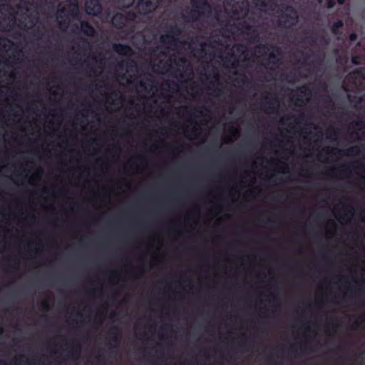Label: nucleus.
Here are the masks:
<instances>
[{"label": "nucleus", "mask_w": 365, "mask_h": 365, "mask_svg": "<svg viewBox=\"0 0 365 365\" xmlns=\"http://www.w3.org/2000/svg\"><path fill=\"white\" fill-rule=\"evenodd\" d=\"M343 26H344L343 21L341 20H338L333 23L332 26H331V31L334 34H338L339 29H341Z\"/></svg>", "instance_id": "7c9ffc66"}, {"label": "nucleus", "mask_w": 365, "mask_h": 365, "mask_svg": "<svg viewBox=\"0 0 365 365\" xmlns=\"http://www.w3.org/2000/svg\"><path fill=\"white\" fill-rule=\"evenodd\" d=\"M317 130V139L315 140L316 144H319L322 141L323 131L319 127L318 125L314 123L312 121H306L304 123V126L300 128V133L304 135V140H308L309 137L313 134V131Z\"/></svg>", "instance_id": "2eb2a0df"}, {"label": "nucleus", "mask_w": 365, "mask_h": 365, "mask_svg": "<svg viewBox=\"0 0 365 365\" xmlns=\"http://www.w3.org/2000/svg\"><path fill=\"white\" fill-rule=\"evenodd\" d=\"M304 108H295L294 110L298 111L299 113L298 115L290 114L288 115L282 116L279 120V123L282 125H292L293 123L299 125L303 123H305L307 120V115L304 111H303Z\"/></svg>", "instance_id": "4468645a"}, {"label": "nucleus", "mask_w": 365, "mask_h": 365, "mask_svg": "<svg viewBox=\"0 0 365 365\" xmlns=\"http://www.w3.org/2000/svg\"><path fill=\"white\" fill-rule=\"evenodd\" d=\"M346 0H337L339 4H343Z\"/></svg>", "instance_id": "052dcab7"}, {"label": "nucleus", "mask_w": 365, "mask_h": 365, "mask_svg": "<svg viewBox=\"0 0 365 365\" xmlns=\"http://www.w3.org/2000/svg\"><path fill=\"white\" fill-rule=\"evenodd\" d=\"M135 0H113V4L119 8H129L133 5Z\"/></svg>", "instance_id": "a878e982"}, {"label": "nucleus", "mask_w": 365, "mask_h": 365, "mask_svg": "<svg viewBox=\"0 0 365 365\" xmlns=\"http://www.w3.org/2000/svg\"><path fill=\"white\" fill-rule=\"evenodd\" d=\"M41 304H42V306H43V309H44V310H45L46 312H48V311H50V309H51V306H50V304H49V303H48V302H46V301H43V302H42V303H41Z\"/></svg>", "instance_id": "a19ab883"}, {"label": "nucleus", "mask_w": 365, "mask_h": 365, "mask_svg": "<svg viewBox=\"0 0 365 365\" xmlns=\"http://www.w3.org/2000/svg\"><path fill=\"white\" fill-rule=\"evenodd\" d=\"M84 170L86 171L88 175L90 174L91 169L89 168H85Z\"/></svg>", "instance_id": "4d7b16f0"}, {"label": "nucleus", "mask_w": 365, "mask_h": 365, "mask_svg": "<svg viewBox=\"0 0 365 365\" xmlns=\"http://www.w3.org/2000/svg\"><path fill=\"white\" fill-rule=\"evenodd\" d=\"M110 348V355L111 357L115 359L118 356V348H115V346H113L112 344H109Z\"/></svg>", "instance_id": "72a5a7b5"}, {"label": "nucleus", "mask_w": 365, "mask_h": 365, "mask_svg": "<svg viewBox=\"0 0 365 365\" xmlns=\"http://www.w3.org/2000/svg\"><path fill=\"white\" fill-rule=\"evenodd\" d=\"M175 1L176 0H141L136 6L137 12L133 11L125 13L118 12L111 18L112 24L118 29L129 26L133 33L135 30L133 29V24L141 19L140 16L145 17L156 9L168 6Z\"/></svg>", "instance_id": "423d86ee"}, {"label": "nucleus", "mask_w": 365, "mask_h": 365, "mask_svg": "<svg viewBox=\"0 0 365 365\" xmlns=\"http://www.w3.org/2000/svg\"><path fill=\"white\" fill-rule=\"evenodd\" d=\"M68 78L71 79V80H73L74 78V76L73 75H69L68 76Z\"/></svg>", "instance_id": "69168bd1"}, {"label": "nucleus", "mask_w": 365, "mask_h": 365, "mask_svg": "<svg viewBox=\"0 0 365 365\" xmlns=\"http://www.w3.org/2000/svg\"><path fill=\"white\" fill-rule=\"evenodd\" d=\"M261 110L267 114H279L280 111V100L277 94L269 97V93L262 94L260 98Z\"/></svg>", "instance_id": "9d476101"}, {"label": "nucleus", "mask_w": 365, "mask_h": 365, "mask_svg": "<svg viewBox=\"0 0 365 365\" xmlns=\"http://www.w3.org/2000/svg\"><path fill=\"white\" fill-rule=\"evenodd\" d=\"M98 360L103 364H106L108 362V360L105 358L103 354H100L98 356Z\"/></svg>", "instance_id": "a18cd8bd"}, {"label": "nucleus", "mask_w": 365, "mask_h": 365, "mask_svg": "<svg viewBox=\"0 0 365 365\" xmlns=\"http://www.w3.org/2000/svg\"><path fill=\"white\" fill-rule=\"evenodd\" d=\"M272 162L274 164V166H276L280 161H279V160H278L277 158H274V159H272Z\"/></svg>", "instance_id": "864d4df0"}, {"label": "nucleus", "mask_w": 365, "mask_h": 365, "mask_svg": "<svg viewBox=\"0 0 365 365\" xmlns=\"http://www.w3.org/2000/svg\"><path fill=\"white\" fill-rule=\"evenodd\" d=\"M235 110V107L234 106H231L230 108H229V114L230 115H232L234 113Z\"/></svg>", "instance_id": "8fccbe9b"}, {"label": "nucleus", "mask_w": 365, "mask_h": 365, "mask_svg": "<svg viewBox=\"0 0 365 365\" xmlns=\"http://www.w3.org/2000/svg\"><path fill=\"white\" fill-rule=\"evenodd\" d=\"M217 181L221 182L225 180L224 174L220 171L217 175Z\"/></svg>", "instance_id": "c03bdc74"}, {"label": "nucleus", "mask_w": 365, "mask_h": 365, "mask_svg": "<svg viewBox=\"0 0 365 365\" xmlns=\"http://www.w3.org/2000/svg\"><path fill=\"white\" fill-rule=\"evenodd\" d=\"M138 159L142 162H145L146 161V159L144 156H142V155H138Z\"/></svg>", "instance_id": "3c124183"}, {"label": "nucleus", "mask_w": 365, "mask_h": 365, "mask_svg": "<svg viewBox=\"0 0 365 365\" xmlns=\"http://www.w3.org/2000/svg\"><path fill=\"white\" fill-rule=\"evenodd\" d=\"M353 168L355 169L364 170L365 168V164L361 160H356L354 162Z\"/></svg>", "instance_id": "f704fd0d"}, {"label": "nucleus", "mask_w": 365, "mask_h": 365, "mask_svg": "<svg viewBox=\"0 0 365 365\" xmlns=\"http://www.w3.org/2000/svg\"><path fill=\"white\" fill-rule=\"evenodd\" d=\"M201 365H207V361H203L201 363Z\"/></svg>", "instance_id": "774afa93"}, {"label": "nucleus", "mask_w": 365, "mask_h": 365, "mask_svg": "<svg viewBox=\"0 0 365 365\" xmlns=\"http://www.w3.org/2000/svg\"><path fill=\"white\" fill-rule=\"evenodd\" d=\"M344 211L346 212L344 215H340V219L345 220L346 216H354L356 213V208L351 203L341 202Z\"/></svg>", "instance_id": "aec40b11"}, {"label": "nucleus", "mask_w": 365, "mask_h": 365, "mask_svg": "<svg viewBox=\"0 0 365 365\" xmlns=\"http://www.w3.org/2000/svg\"><path fill=\"white\" fill-rule=\"evenodd\" d=\"M312 91L311 87L304 84L297 86L290 100L293 106L297 108H304L311 101Z\"/></svg>", "instance_id": "1a4fd4ad"}, {"label": "nucleus", "mask_w": 365, "mask_h": 365, "mask_svg": "<svg viewBox=\"0 0 365 365\" xmlns=\"http://www.w3.org/2000/svg\"><path fill=\"white\" fill-rule=\"evenodd\" d=\"M331 173L329 175L339 179L347 178L351 173V165L348 164H342L339 168L334 166L331 169Z\"/></svg>", "instance_id": "f3484780"}, {"label": "nucleus", "mask_w": 365, "mask_h": 365, "mask_svg": "<svg viewBox=\"0 0 365 365\" xmlns=\"http://www.w3.org/2000/svg\"><path fill=\"white\" fill-rule=\"evenodd\" d=\"M159 150V147H158V146H155V147L153 148V152H155V151H157V150Z\"/></svg>", "instance_id": "e2e57ef3"}, {"label": "nucleus", "mask_w": 365, "mask_h": 365, "mask_svg": "<svg viewBox=\"0 0 365 365\" xmlns=\"http://www.w3.org/2000/svg\"><path fill=\"white\" fill-rule=\"evenodd\" d=\"M108 86H109L108 83H107V82H103V83H101V84H98V83H91V84L90 85V88H96V89H97V88H98V89H100V88H101V89H106V88H108Z\"/></svg>", "instance_id": "473e14b6"}, {"label": "nucleus", "mask_w": 365, "mask_h": 365, "mask_svg": "<svg viewBox=\"0 0 365 365\" xmlns=\"http://www.w3.org/2000/svg\"><path fill=\"white\" fill-rule=\"evenodd\" d=\"M350 124L355 129L351 137L355 135L358 140H361L365 136V120L361 119L352 120Z\"/></svg>", "instance_id": "a211bd4d"}, {"label": "nucleus", "mask_w": 365, "mask_h": 365, "mask_svg": "<svg viewBox=\"0 0 365 365\" xmlns=\"http://www.w3.org/2000/svg\"><path fill=\"white\" fill-rule=\"evenodd\" d=\"M191 6L181 11L182 23L173 22L166 25L165 33L159 38V44L147 47V40L143 36V44L138 47L145 61L153 71L167 75L173 79H165L160 84L150 73L146 72L140 78L137 61L132 58L135 51L128 45L113 43L112 48L118 55L127 57L115 59L114 66L115 80L126 81L134 86L135 91L140 88L144 92L152 93L154 103L170 101L175 94L182 96V87L194 100H200L204 86L207 97L205 104L199 109H192L187 104L175 107L177 113L196 122V118L209 112L208 104H215V100L227 101V85L221 81V70L218 63L219 47L216 5L212 7L207 0H190Z\"/></svg>", "instance_id": "f257e3e1"}, {"label": "nucleus", "mask_w": 365, "mask_h": 365, "mask_svg": "<svg viewBox=\"0 0 365 365\" xmlns=\"http://www.w3.org/2000/svg\"><path fill=\"white\" fill-rule=\"evenodd\" d=\"M141 90L143 91V88H140V93L136 91L140 96L139 101H136V100L133 98H130L128 101V106L125 108V112L126 113L128 118L132 121L141 118L145 114L150 117L152 113H156L157 112L164 113L169 106L175 103L187 102L189 101L188 96H190V94L187 93L186 94L182 91V96L180 97L178 94H175L170 101H163V99H160L158 101V104H155L152 98V93H148L145 92V95H141Z\"/></svg>", "instance_id": "39448f33"}, {"label": "nucleus", "mask_w": 365, "mask_h": 365, "mask_svg": "<svg viewBox=\"0 0 365 365\" xmlns=\"http://www.w3.org/2000/svg\"><path fill=\"white\" fill-rule=\"evenodd\" d=\"M216 4L218 63L228 83L244 91L247 101L258 96V83L277 78L294 86L314 73L310 51L293 53L292 70L279 73L284 63L279 44L289 41L291 29L299 22L297 0H211Z\"/></svg>", "instance_id": "f03ea898"}, {"label": "nucleus", "mask_w": 365, "mask_h": 365, "mask_svg": "<svg viewBox=\"0 0 365 365\" xmlns=\"http://www.w3.org/2000/svg\"><path fill=\"white\" fill-rule=\"evenodd\" d=\"M81 343H78L76 346L72 347L68 351V356L76 362L77 363L79 361L81 354Z\"/></svg>", "instance_id": "412c9836"}, {"label": "nucleus", "mask_w": 365, "mask_h": 365, "mask_svg": "<svg viewBox=\"0 0 365 365\" xmlns=\"http://www.w3.org/2000/svg\"><path fill=\"white\" fill-rule=\"evenodd\" d=\"M326 138L333 143H339V130L334 127L330 128L326 135Z\"/></svg>", "instance_id": "4be33fe9"}, {"label": "nucleus", "mask_w": 365, "mask_h": 365, "mask_svg": "<svg viewBox=\"0 0 365 365\" xmlns=\"http://www.w3.org/2000/svg\"><path fill=\"white\" fill-rule=\"evenodd\" d=\"M327 155H334L337 153L340 156L357 157L363 153L364 148L358 145L351 146L346 149H341L336 146H327L324 148Z\"/></svg>", "instance_id": "f8f14e48"}, {"label": "nucleus", "mask_w": 365, "mask_h": 365, "mask_svg": "<svg viewBox=\"0 0 365 365\" xmlns=\"http://www.w3.org/2000/svg\"><path fill=\"white\" fill-rule=\"evenodd\" d=\"M357 39V34L355 33H352L349 36V40L350 41H355Z\"/></svg>", "instance_id": "de8ad7c7"}, {"label": "nucleus", "mask_w": 365, "mask_h": 365, "mask_svg": "<svg viewBox=\"0 0 365 365\" xmlns=\"http://www.w3.org/2000/svg\"><path fill=\"white\" fill-rule=\"evenodd\" d=\"M362 61H365L364 58H361L358 56H354L351 58L352 63L354 65H360L362 63Z\"/></svg>", "instance_id": "e433bc0d"}, {"label": "nucleus", "mask_w": 365, "mask_h": 365, "mask_svg": "<svg viewBox=\"0 0 365 365\" xmlns=\"http://www.w3.org/2000/svg\"><path fill=\"white\" fill-rule=\"evenodd\" d=\"M91 294L93 296V297H96L97 295V294H99L100 297H103L104 293H103V291L102 289H101L100 290H98V289L96 288H93L91 289Z\"/></svg>", "instance_id": "4c0bfd02"}, {"label": "nucleus", "mask_w": 365, "mask_h": 365, "mask_svg": "<svg viewBox=\"0 0 365 365\" xmlns=\"http://www.w3.org/2000/svg\"><path fill=\"white\" fill-rule=\"evenodd\" d=\"M85 6L88 15L98 16L102 10L99 0H86Z\"/></svg>", "instance_id": "6ab92c4d"}, {"label": "nucleus", "mask_w": 365, "mask_h": 365, "mask_svg": "<svg viewBox=\"0 0 365 365\" xmlns=\"http://www.w3.org/2000/svg\"><path fill=\"white\" fill-rule=\"evenodd\" d=\"M327 7L329 9H332L334 7L336 4L335 0H327Z\"/></svg>", "instance_id": "37998d69"}, {"label": "nucleus", "mask_w": 365, "mask_h": 365, "mask_svg": "<svg viewBox=\"0 0 365 365\" xmlns=\"http://www.w3.org/2000/svg\"><path fill=\"white\" fill-rule=\"evenodd\" d=\"M349 284V279L347 278H345L344 277H341L338 281L336 282L337 284H342V283Z\"/></svg>", "instance_id": "79ce46f5"}, {"label": "nucleus", "mask_w": 365, "mask_h": 365, "mask_svg": "<svg viewBox=\"0 0 365 365\" xmlns=\"http://www.w3.org/2000/svg\"><path fill=\"white\" fill-rule=\"evenodd\" d=\"M9 108H10L11 112L13 113V115L15 118H19L18 122H20L21 121V113H23V107H22V106L19 104V103H16L14 105L9 104Z\"/></svg>", "instance_id": "393cba45"}, {"label": "nucleus", "mask_w": 365, "mask_h": 365, "mask_svg": "<svg viewBox=\"0 0 365 365\" xmlns=\"http://www.w3.org/2000/svg\"><path fill=\"white\" fill-rule=\"evenodd\" d=\"M173 199L179 205H182V194L180 192H176L172 195Z\"/></svg>", "instance_id": "2f4dec72"}, {"label": "nucleus", "mask_w": 365, "mask_h": 365, "mask_svg": "<svg viewBox=\"0 0 365 365\" xmlns=\"http://www.w3.org/2000/svg\"><path fill=\"white\" fill-rule=\"evenodd\" d=\"M0 365H10V364L6 359H0Z\"/></svg>", "instance_id": "09e8293b"}, {"label": "nucleus", "mask_w": 365, "mask_h": 365, "mask_svg": "<svg viewBox=\"0 0 365 365\" xmlns=\"http://www.w3.org/2000/svg\"><path fill=\"white\" fill-rule=\"evenodd\" d=\"M73 49L76 50L75 55L68 58V61L73 66L77 63L86 64L90 62L89 57L92 49V44L88 38L81 37L74 42ZM88 69V68H86Z\"/></svg>", "instance_id": "0eeeda50"}, {"label": "nucleus", "mask_w": 365, "mask_h": 365, "mask_svg": "<svg viewBox=\"0 0 365 365\" xmlns=\"http://www.w3.org/2000/svg\"><path fill=\"white\" fill-rule=\"evenodd\" d=\"M56 88H57V90L52 91V95L54 96H57L58 95V90H61V85L57 84Z\"/></svg>", "instance_id": "49530a36"}, {"label": "nucleus", "mask_w": 365, "mask_h": 365, "mask_svg": "<svg viewBox=\"0 0 365 365\" xmlns=\"http://www.w3.org/2000/svg\"><path fill=\"white\" fill-rule=\"evenodd\" d=\"M61 34L54 28H48L46 23L34 28L14 26L11 29L0 27V78H17L16 69L26 64L31 68V61H26L25 49L30 43L39 47L41 43L45 48H51L53 42H58Z\"/></svg>", "instance_id": "20e7f679"}, {"label": "nucleus", "mask_w": 365, "mask_h": 365, "mask_svg": "<svg viewBox=\"0 0 365 365\" xmlns=\"http://www.w3.org/2000/svg\"><path fill=\"white\" fill-rule=\"evenodd\" d=\"M78 0H0V27L34 28L47 24L53 28L57 24L62 32H66L71 20V30L75 34L94 36L96 31L88 21L81 19Z\"/></svg>", "instance_id": "7ed1b4c3"}, {"label": "nucleus", "mask_w": 365, "mask_h": 365, "mask_svg": "<svg viewBox=\"0 0 365 365\" xmlns=\"http://www.w3.org/2000/svg\"><path fill=\"white\" fill-rule=\"evenodd\" d=\"M70 210H71V212H74V205H72L70 207Z\"/></svg>", "instance_id": "680f3d73"}, {"label": "nucleus", "mask_w": 365, "mask_h": 365, "mask_svg": "<svg viewBox=\"0 0 365 365\" xmlns=\"http://www.w3.org/2000/svg\"><path fill=\"white\" fill-rule=\"evenodd\" d=\"M118 279V275H115V276L113 277V281H115V282H117Z\"/></svg>", "instance_id": "13d9d810"}, {"label": "nucleus", "mask_w": 365, "mask_h": 365, "mask_svg": "<svg viewBox=\"0 0 365 365\" xmlns=\"http://www.w3.org/2000/svg\"><path fill=\"white\" fill-rule=\"evenodd\" d=\"M276 140H277V142H278V146H279L281 149H282L284 151H289L291 154H294V153H295V150H294V148H289H289L287 147V145H284V144L283 143V139H282V138H278V137H277V138H276Z\"/></svg>", "instance_id": "c85d7f7f"}, {"label": "nucleus", "mask_w": 365, "mask_h": 365, "mask_svg": "<svg viewBox=\"0 0 365 365\" xmlns=\"http://www.w3.org/2000/svg\"><path fill=\"white\" fill-rule=\"evenodd\" d=\"M112 344L113 346H115V348H118L120 344V337L118 334L115 333L112 338V341L110 343Z\"/></svg>", "instance_id": "c9c22d12"}, {"label": "nucleus", "mask_w": 365, "mask_h": 365, "mask_svg": "<svg viewBox=\"0 0 365 365\" xmlns=\"http://www.w3.org/2000/svg\"><path fill=\"white\" fill-rule=\"evenodd\" d=\"M284 165L280 168H274V173L271 175L269 179L273 180L274 182L277 181L276 173L280 174H288L289 173V167L286 163H283Z\"/></svg>", "instance_id": "b1692460"}, {"label": "nucleus", "mask_w": 365, "mask_h": 365, "mask_svg": "<svg viewBox=\"0 0 365 365\" xmlns=\"http://www.w3.org/2000/svg\"><path fill=\"white\" fill-rule=\"evenodd\" d=\"M38 104L43 106V108L46 109L44 103H43V101L41 98L39 94L36 95V98L33 101L31 106L29 107V109H32L34 110L38 111Z\"/></svg>", "instance_id": "bb28decb"}, {"label": "nucleus", "mask_w": 365, "mask_h": 365, "mask_svg": "<svg viewBox=\"0 0 365 365\" xmlns=\"http://www.w3.org/2000/svg\"><path fill=\"white\" fill-rule=\"evenodd\" d=\"M169 150L172 151H177L178 153H180L182 152V149L180 147H171V146H166L165 147Z\"/></svg>", "instance_id": "ea45409f"}, {"label": "nucleus", "mask_w": 365, "mask_h": 365, "mask_svg": "<svg viewBox=\"0 0 365 365\" xmlns=\"http://www.w3.org/2000/svg\"><path fill=\"white\" fill-rule=\"evenodd\" d=\"M76 315H77L78 317H83V312H76Z\"/></svg>", "instance_id": "6e6d98bb"}, {"label": "nucleus", "mask_w": 365, "mask_h": 365, "mask_svg": "<svg viewBox=\"0 0 365 365\" xmlns=\"http://www.w3.org/2000/svg\"><path fill=\"white\" fill-rule=\"evenodd\" d=\"M359 292H361V293H363L364 292V289L363 288H360L359 289Z\"/></svg>", "instance_id": "338daca9"}, {"label": "nucleus", "mask_w": 365, "mask_h": 365, "mask_svg": "<svg viewBox=\"0 0 365 365\" xmlns=\"http://www.w3.org/2000/svg\"><path fill=\"white\" fill-rule=\"evenodd\" d=\"M157 352L158 354V359H159V361H156L154 364V365H170L169 364L165 363V361H164L165 351H164V350L163 349H161L160 350H158ZM174 365H181V364H175Z\"/></svg>", "instance_id": "cd10ccee"}, {"label": "nucleus", "mask_w": 365, "mask_h": 365, "mask_svg": "<svg viewBox=\"0 0 365 365\" xmlns=\"http://www.w3.org/2000/svg\"><path fill=\"white\" fill-rule=\"evenodd\" d=\"M305 347L302 344H294L292 345V349L295 353L298 352V349H304Z\"/></svg>", "instance_id": "58836bf2"}, {"label": "nucleus", "mask_w": 365, "mask_h": 365, "mask_svg": "<svg viewBox=\"0 0 365 365\" xmlns=\"http://www.w3.org/2000/svg\"><path fill=\"white\" fill-rule=\"evenodd\" d=\"M2 215H3V217H4V218H6V217H7V213L6 212V211H5V212H4L2 213Z\"/></svg>", "instance_id": "0e129e2a"}, {"label": "nucleus", "mask_w": 365, "mask_h": 365, "mask_svg": "<svg viewBox=\"0 0 365 365\" xmlns=\"http://www.w3.org/2000/svg\"><path fill=\"white\" fill-rule=\"evenodd\" d=\"M362 213L364 214L363 221L365 222V208L362 210Z\"/></svg>", "instance_id": "bf43d9fd"}, {"label": "nucleus", "mask_w": 365, "mask_h": 365, "mask_svg": "<svg viewBox=\"0 0 365 365\" xmlns=\"http://www.w3.org/2000/svg\"><path fill=\"white\" fill-rule=\"evenodd\" d=\"M267 222L270 223V224H275L276 221L272 218H269L267 219Z\"/></svg>", "instance_id": "5fc2aeb1"}, {"label": "nucleus", "mask_w": 365, "mask_h": 365, "mask_svg": "<svg viewBox=\"0 0 365 365\" xmlns=\"http://www.w3.org/2000/svg\"><path fill=\"white\" fill-rule=\"evenodd\" d=\"M270 296L272 297V300L273 302V306H274V308L272 310V314H275L277 310V307L279 306L278 304V295L272 292H270Z\"/></svg>", "instance_id": "c756f323"}, {"label": "nucleus", "mask_w": 365, "mask_h": 365, "mask_svg": "<svg viewBox=\"0 0 365 365\" xmlns=\"http://www.w3.org/2000/svg\"><path fill=\"white\" fill-rule=\"evenodd\" d=\"M91 112L93 114L97 115L95 110L92 109H84L83 112L78 113V114H81L82 117V120H81V126L83 130H86L87 129V125H88V113Z\"/></svg>", "instance_id": "5701e85b"}, {"label": "nucleus", "mask_w": 365, "mask_h": 365, "mask_svg": "<svg viewBox=\"0 0 365 365\" xmlns=\"http://www.w3.org/2000/svg\"><path fill=\"white\" fill-rule=\"evenodd\" d=\"M92 144H98V140L96 138H93L91 139Z\"/></svg>", "instance_id": "603ef678"}, {"label": "nucleus", "mask_w": 365, "mask_h": 365, "mask_svg": "<svg viewBox=\"0 0 365 365\" xmlns=\"http://www.w3.org/2000/svg\"><path fill=\"white\" fill-rule=\"evenodd\" d=\"M104 93L109 104V106H106V110L109 111L111 106L118 107V110L123 108V105L125 101V96L120 90L114 89L109 93Z\"/></svg>", "instance_id": "ddd939ff"}, {"label": "nucleus", "mask_w": 365, "mask_h": 365, "mask_svg": "<svg viewBox=\"0 0 365 365\" xmlns=\"http://www.w3.org/2000/svg\"><path fill=\"white\" fill-rule=\"evenodd\" d=\"M22 364H25L26 365H51V361L48 359V356H45L43 359H41L36 355L30 357L23 354L15 358L16 365H21Z\"/></svg>", "instance_id": "dca6fc26"}, {"label": "nucleus", "mask_w": 365, "mask_h": 365, "mask_svg": "<svg viewBox=\"0 0 365 365\" xmlns=\"http://www.w3.org/2000/svg\"><path fill=\"white\" fill-rule=\"evenodd\" d=\"M106 58L103 56L101 58L96 54L92 56V61L88 63V69L86 74L89 77H101L103 74L104 67L106 66Z\"/></svg>", "instance_id": "9b49d317"}, {"label": "nucleus", "mask_w": 365, "mask_h": 365, "mask_svg": "<svg viewBox=\"0 0 365 365\" xmlns=\"http://www.w3.org/2000/svg\"><path fill=\"white\" fill-rule=\"evenodd\" d=\"M346 80L351 83V88L361 90L365 88V66L357 68L355 71L350 73ZM365 101V93L362 94L356 101L355 107L361 105Z\"/></svg>", "instance_id": "6e6552de"}]
</instances>
